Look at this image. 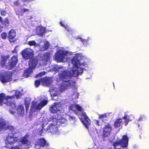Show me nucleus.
<instances>
[{
	"instance_id": "1",
	"label": "nucleus",
	"mask_w": 149,
	"mask_h": 149,
	"mask_svg": "<svg viewBox=\"0 0 149 149\" xmlns=\"http://www.w3.org/2000/svg\"><path fill=\"white\" fill-rule=\"evenodd\" d=\"M72 63L75 67L69 71L63 70L58 74V77L60 80H62L63 82L60 86L61 91H64L65 89L69 88L71 86L75 85V81L71 80L67 81L65 80L70 78L72 77H77L79 74L83 72V70L81 68L78 67V65H82V63L79 62V61L77 56H74L72 60Z\"/></svg>"
},
{
	"instance_id": "2",
	"label": "nucleus",
	"mask_w": 149,
	"mask_h": 149,
	"mask_svg": "<svg viewBox=\"0 0 149 149\" xmlns=\"http://www.w3.org/2000/svg\"><path fill=\"white\" fill-rule=\"evenodd\" d=\"M22 95L21 93L19 91H16L15 95L12 96H6L3 93H0V105H1L3 103L7 106L11 107L12 109L16 107L14 100L12 99L15 96L17 98H19Z\"/></svg>"
},
{
	"instance_id": "3",
	"label": "nucleus",
	"mask_w": 149,
	"mask_h": 149,
	"mask_svg": "<svg viewBox=\"0 0 149 149\" xmlns=\"http://www.w3.org/2000/svg\"><path fill=\"white\" fill-rule=\"evenodd\" d=\"M9 55H2L1 56L0 64L2 67H5L8 70H11L14 68L16 66L18 61V58L15 55L13 56L8 60V64H7V62L10 58Z\"/></svg>"
},
{
	"instance_id": "4",
	"label": "nucleus",
	"mask_w": 149,
	"mask_h": 149,
	"mask_svg": "<svg viewBox=\"0 0 149 149\" xmlns=\"http://www.w3.org/2000/svg\"><path fill=\"white\" fill-rule=\"evenodd\" d=\"M21 54L23 58L25 60L29 59L32 58L34 55V52L30 48H26L22 50Z\"/></svg>"
},
{
	"instance_id": "5",
	"label": "nucleus",
	"mask_w": 149,
	"mask_h": 149,
	"mask_svg": "<svg viewBox=\"0 0 149 149\" xmlns=\"http://www.w3.org/2000/svg\"><path fill=\"white\" fill-rule=\"evenodd\" d=\"M12 73L6 72L3 74H0V81L4 84L12 80Z\"/></svg>"
},
{
	"instance_id": "6",
	"label": "nucleus",
	"mask_w": 149,
	"mask_h": 149,
	"mask_svg": "<svg viewBox=\"0 0 149 149\" xmlns=\"http://www.w3.org/2000/svg\"><path fill=\"white\" fill-rule=\"evenodd\" d=\"M49 146V144L47 143L45 140L43 138H42L38 139L35 142V148L37 149H39L45 146L47 147L46 149H49L48 148Z\"/></svg>"
},
{
	"instance_id": "7",
	"label": "nucleus",
	"mask_w": 149,
	"mask_h": 149,
	"mask_svg": "<svg viewBox=\"0 0 149 149\" xmlns=\"http://www.w3.org/2000/svg\"><path fill=\"white\" fill-rule=\"evenodd\" d=\"M13 133H9L6 137L5 142L6 144H12L15 143L17 141V138L16 136H14V134H16L15 132Z\"/></svg>"
},
{
	"instance_id": "8",
	"label": "nucleus",
	"mask_w": 149,
	"mask_h": 149,
	"mask_svg": "<svg viewBox=\"0 0 149 149\" xmlns=\"http://www.w3.org/2000/svg\"><path fill=\"white\" fill-rule=\"evenodd\" d=\"M60 102L54 103L49 107V110L51 113H55L61 110L62 109L61 104Z\"/></svg>"
},
{
	"instance_id": "9",
	"label": "nucleus",
	"mask_w": 149,
	"mask_h": 149,
	"mask_svg": "<svg viewBox=\"0 0 149 149\" xmlns=\"http://www.w3.org/2000/svg\"><path fill=\"white\" fill-rule=\"evenodd\" d=\"M16 36V32L15 30L11 29L8 32V38L9 41L11 43H13L16 41L15 38Z\"/></svg>"
},
{
	"instance_id": "10",
	"label": "nucleus",
	"mask_w": 149,
	"mask_h": 149,
	"mask_svg": "<svg viewBox=\"0 0 149 149\" xmlns=\"http://www.w3.org/2000/svg\"><path fill=\"white\" fill-rule=\"evenodd\" d=\"M111 129V125L109 123L104 126L103 130V135L104 137H108L110 135Z\"/></svg>"
},
{
	"instance_id": "11",
	"label": "nucleus",
	"mask_w": 149,
	"mask_h": 149,
	"mask_svg": "<svg viewBox=\"0 0 149 149\" xmlns=\"http://www.w3.org/2000/svg\"><path fill=\"white\" fill-rule=\"evenodd\" d=\"M67 53L61 50L58 53L55 57V59L57 62L63 61V59L65 58Z\"/></svg>"
},
{
	"instance_id": "12",
	"label": "nucleus",
	"mask_w": 149,
	"mask_h": 149,
	"mask_svg": "<svg viewBox=\"0 0 149 149\" xmlns=\"http://www.w3.org/2000/svg\"><path fill=\"white\" fill-rule=\"evenodd\" d=\"M82 116L84 117V120H82V122L87 129L88 128V125L90 124L91 121L90 119L87 116L85 112H83L81 114Z\"/></svg>"
},
{
	"instance_id": "13",
	"label": "nucleus",
	"mask_w": 149,
	"mask_h": 149,
	"mask_svg": "<svg viewBox=\"0 0 149 149\" xmlns=\"http://www.w3.org/2000/svg\"><path fill=\"white\" fill-rule=\"evenodd\" d=\"M120 146L124 148H127L128 145L129 139L127 135H123L122 139L119 140Z\"/></svg>"
},
{
	"instance_id": "14",
	"label": "nucleus",
	"mask_w": 149,
	"mask_h": 149,
	"mask_svg": "<svg viewBox=\"0 0 149 149\" xmlns=\"http://www.w3.org/2000/svg\"><path fill=\"white\" fill-rule=\"evenodd\" d=\"M30 59L29 62V68L33 70L37 65L38 60L36 58H33Z\"/></svg>"
},
{
	"instance_id": "15",
	"label": "nucleus",
	"mask_w": 149,
	"mask_h": 149,
	"mask_svg": "<svg viewBox=\"0 0 149 149\" xmlns=\"http://www.w3.org/2000/svg\"><path fill=\"white\" fill-rule=\"evenodd\" d=\"M50 53L47 52L41 55L40 59L43 62H47L50 59Z\"/></svg>"
},
{
	"instance_id": "16",
	"label": "nucleus",
	"mask_w": 149,
	"mask_h": 149,
	"mask_svg": "<svg viewBox=\"0 0 149 149\" xmlns=\"http://www.w3.org/2000/svg\"><path fill=\"white\" fill-rule=\"evenodd\" d=\"M41 82L43 85L48 86H50L52 83L51 79L47 77L41 79Z\"/></svg>"
},
{
	"instance_id": "17",
	"label": "nucleus",
	"mask_w": 149,
	"mask_h": 149,
	"mask_svg": "<svg viewBox=\"0 0 149 149\" xmlns=\"http://www.w3.org/2000/svg\"><path fill=\"white\" fill-rule=\"evenodd\" d=\"M54 118L62 124L64 123L66 121V119L62 117L60 114L56 113L54 115Z\"/></svg>"
},
{
	"instance_id": "18",
	"label": "nucleus",
	"mask_w": 149,
	"mask_h": 149,
	"mask_svg": "<svg viewBox=\"0 0 149 149\" xmlns=\"http://www.w3.org/2000/svg\"><path fill=\"white\" fill-rule=\"evenodd\" d=\"M29 136V134L28 133H27L21 139L20 141L24 145H25L27 144L29 142V140L28 139Z\"/></svg>"
},
{
	"instance_id": "19",
	"label": "nucleus",
	"mask_w": 149,
	"mask_h": 149,
	"mask_svg": "<svg viewBox=\"0 0 149 149\" xmlns=\"http://www.w3.org/2000/svg\"><path fill=\"white\" fill-rule=\"evenodd\" d=\"M17 113L19 115L22 116L24 112V107L22 105H18L17 108Z\"/></svg>"
},
{
	"instance_id": "20",
	"label": "nucleus",
	"mask_w": 149,
	"mask_h": 149,
	"mask_svg": "<svg viewBox=\"0 0 149 149\" xmlns=\"http://www.w3.org/2000/svg\"><path fill=\"white\" fill-rule=\"evenodd\" d=\"M33 70L29 68L25 70L23 74V76L25 77H28L30 76Z\"/></svg>"
},
{
	"instance_id": "21",
	"label": "nucleus",
	"mask_w": 149,
	"mask_h": 149,
	"mask_svg": "<svg viewBox=\"0 0 149 149\" xmlns=\"http://www.w3.org/2000/svg\"><path fill=\"white\" fill-rule=\"evenodd\" d=\"M60 24L68 32L70 33H71L72 32V30L69 27L68 25H67V24H65L62 21H61Z\"/></svg>"
},
{
	"instance_id": "22",
	"label": "nucleus",
	"mask_w": 149,
	"mask_h": 149,
	"mask_svg": "<svg viewBox=\"0 0 149 149\" xmlns=\"http://www.w3.org/2000/svg\"><path fill=\"white\" fill-rule=\"evenodd\" d=\"M122 122V120L121 118L117 119L114 124L115 127L116 128H118L120 126Z\"/></svg>"
},
{
	"instance_id": "23",
	"label": "nucleus",
	"mask_w": 149,
	"mask_h": 149,
	"mask_svg": "<svg viewBox=\"0 0 149 149\" xmlns=\"http://www.w3.org/2000/svg\"><path fill=\"white\" fill-rule=\"evenodd\" d=\"M70 109L72 111L74 110L73 108H76L77 110L79 111H81L82 108L79 105L77 104L74 105H72L70 106Z\"/></svg>"
},
{
	"instance_id": "24",
	"label": "nucleus",
	"mask_w": 149,
	"mask_h": 149,
	"mask_svg": "<svg viewBox=\"0 0 149 149\" xmlns=\"http://www.w3.org/2000/svg\"><path fill=\"white\" fill-rule=\"evenodd\" d=\"M15 128L12 125H8L6 127V129L10 131L9 133H14V132H15L16 134L17 132L15 131Z\"/></svg>"
},
{
	"instance_id": "25",
	"label": "nucleus",
	"mask_w": 149,
	"mask_h": 149,
	"mask_svg": "<svg viewBox=\"0 0 149 149\" xmlns=\"http://www.w3.org/2000/svg\"><path fill=\"white\" fill-rule=\"evenodd\" d=\"M6 123L4 121L3 119L0 118V130H1L3 129Z\"/></svg>"
},
{
	"instance_id": "26",
	"label": "nucleus",
	"mask_w": 149,
	"mask_h": 149,
	"mask_svg": "<svg viewBox=\"0 0 149 149\" xmlns=\"http://www.w3.org/2000/svg\"><path fill=\"white\" fill-rule=\"evenodd\" d=\"M127 115L126 114H125L123 118V119L125 120V125H127L129 121H131V120L128 119L127 118Z\"/></svg>"
},
{
	"instance_id": "27",
	"label": "nucleus",
	"mask_w": 149,
	"mask_h": 149,
	"mask_svg": "<svg viewBox=\"0 0 149 149\" xmlns=\"http://www.w3.org/2000/svg\"><path fill=\"white\" fill-rule=\"evenodd\" d=\"M114 149H117V147L119 145H120V140H117L113 142V144Z\"/></svg>"
},
{
	"instance_id": "28",
	"label": "nucleus",
	"mask_w": 149,
	"mask_h": 149,
	"mask_svg": "<svg viewBox=\"0 0 149 149\" xmlns=\"http://www.w3.org/2000/svg\"><path fill=\"white\" fill-rule=\"evenodd\" d=\"M99 118H100L103 122H104L105 121L107 120V116L105 114L101 115L99 116Z\"/></svg>"
},
{
	"instance_id": "29",
	"label": "nucleus",
	"mask_w": 149,
	"mask_h": 149,
	"mask_svg": "<svg viewBox=\"0 0 149 149\" xmlns=\"http://www.w3.org/2000/svg\"><path fill=\"white\" fill-rule=\"evenodd\" d=\"M24 104H25L26 108V111H27L29 110V107L30 106V102H28L25 99L24 100Z\"/></svg>"
},
{
	"instance_id": "30",
	"label": "nucleus",
	"mask_w": 149,
	"mask_h": 149,
	"mask_svg": "<svg viewBox=\"0 0 149 149\" xmlns=\"http://www.w3.org/2000/svg\"><path fill=\"white\" fill-rule=\"evenodd\" d=\"M49 46L48 44H45L42 46L40 48V49L42 51H45L48 48Z\"/></svg>"
},
{
	"instance_id": "31",
	"label": "nucleus",
	"mask_w": 149,
	"mask_h": 149,
	"mask_svg": "<svg viewBox=\"0 0 149 149\" xmlns=\"http://www.w3.org/2000/svg\"><path fill=\"white\" fill-rule=\"evenodd\" d=\"M27 44L30 46H36V43L35 40H33L28 42Z\"/></svg>"
},
{
	"instance_id": "32",
	"label": "nucleus",
	"mask_w": 149,
	"mask_h": 149,
	"mask_svg": "<svg viewBox=\"0 0 149 149\" xmlns=\"http://www.w3.org/2000/svg\"><path fill=\"white\" fill-rule=\"evenodd\" d=\"M9 24V20L7 17L5 18L4 20H3V22L2 23V24L3 25L6 26L7 25H8Z\"/></svg>"
},
{
	"instance_id": "33",
	"label": "nucleus",
	"mask_w": 149,
	"mask_h": 149,
	"mask_svg": "<svg viewBox=\"0 0 149 149\" xmlns=\"http://www.w3.org/2000/svg\"><path fill=\"white\" fill-rule=\"evenodd\" d=\"M40 102L41 105L44 107L47 104L48 101L47 100L44 99L40 101Z\"/></svg>"
},
{
	"instance_id": "34",
	"label": "nucleus",
	"mask_w": 149,
	"mask_h": 149,
	"mask_svg": "<svg viewBox=\"0 0 149 149\" xmlns=\"http://www.w3.org/2000/svg\"><path fill=\"white\" fill-rule=\"evenodd\" d=\"M7 36V34L5 32H2L1 34V37L3 39H6Z\"/></svg>"
},
{
	"instance_id": "35",
	"label": "nucleus",
	"mask_w": 149,
	"mask_h": 149,
	"mask_svg": "<svg viewBox=\"0 0 149 149\" xmlns=\"http://www.w3.org/2000/svg\"><path fill=\"white\" fill-rule=\"evenodd\" d=\"M79 39L81 40V41L83 43L84 45H86L87 44L88 41V40L82 39L81 37L79 38Z\"/></svg>"
},
{
	"instance_id": "36",
	"label": "nucleus",
	"mask_w": 149,
	"mask_h": 149,
	"mask_svg": "<svg viewBox=\"0 0 149 149\" xmlns=\"http://www.w3.org/2000/svg\"><path fill=\"white\" fill-rule=\"evenodd\" d=\"M41 82V79L36 80L35 81V84L36 87H38L40 85Z\"/></svg>"
},
{
	"instance_id": "37",
	"label": "nucleus",
	"mask_w": 149,
	"mask_h": 149,
	"mask_svg": "<svg viewBox=\"0 0 149 149\" xmlns=\"http://www.w3.org/2000/svg\"><path fill=\"white\" fill-rule=\"evenodd\" d=\"M7 13L6 10H1V15L2 16H5Z\"/></svg>"
},
{
	"instance_id": "38",
	"label": "nucleus",
	"mask_w": 149,
	"mask_h": 149,
	"mask_svg": "<svg viewBox=\"0 0 149 149\" xmlns=\"http://www.w3.org/2000/svg\"><path fill=\"white\" fill-rule=\"evenodd\" d=\"M146 119V116L144 115H141L138 121H141Z\"/></svg>"
},
{
	"instance_id": "39",
	"label": "nucleus",
	"mask_w": 149,
	"mask_h": 149,
	"mask_svg": "<svg viewBox=\"0 0 149 149\" xmlns=\"http://www.w3.org/2000/svg\"><path fill=\"white\" fill-rule=\"evenodd\" d=\"M43 107V106H42L40 102H39L37 105L36 107V109L38 110H40Z\"/></svg>"
},
{
	"instance_id": "40",
	"label": "nucleus",
	"mask_w": 149,
	"mask_h": 149,
	"mask_svg": "<svg viewBox=\"0 0 149 149\" xmlns=\"http://www.w3.org/2000/svg\"><path fill=\"white\" fill-rule=\"evenodd\" d=\"M39 33L40 35L41 36H42L43 35H44L45 33V30L42 28L40 29L39 31Z\"/></svg>"
},
{
	"instance_id": "41",
	"label": "nucleus",
	"mask_w": 149,
	"mask_h": 149,
	"mask_svg": "<svg viewBox=\"0 0 149 149\" xmlns=\"http://www.w3.org/2000/svg\"><path fill=\"white\" fill-rule=\"evenodd\" d=\"M14 6H20V3L19 0L16 1L14 2Z\"/></svg>"
},
{
	"instance_id": "42",
	"label": "nucleus",
	"mask_w": 149,
	"mask_h": 149,
	"mask_svg": "<svg viewBox=\"0 0 149 149\" xmlns=\"http://www.w3.org/2000/svg\"><path fill=\"white\" fill-rule=\"evenodd\" d=\"M36 107H34L31 106V108L30 109V111L31 112L33 113L36 111V110L37 109H36Z\"/></svg>"
},
{
	"instance_id": "43",
	"label": "nucleus",
	"mask_w": 149,
	"mask_h": 149,
	"mask_svg": "<svg viewBox=\"0 0 149 149\" xmlns=\"http://www.w3.org/2000/svg\"><path fill=\"white\" fill-rule=\"evenodd\" d=\"M45 72H40L38 74H37L36 75V76L38 77H41L42 76L44 75L45 74Z\"/></svg>"
},
{
	"instance_id": "44",
	"label": "nucleus",
	"mask_w": 149,
	"mask_h": 149,
	"mask_svg": "<svg viewBox=\"0 0 149 149\" xmlns=\"http://www.w3.org/2000/svg\"><path fill=\"white\" fill-rule=\"evenodd\" d=\"M9 149H21L19 148V147L18 146H13L10 148Z\"/></svg>"
},
{
	"instance_id": "45",
	"label": "nucleus",
	"mask_w": 149,
	"mask_h": 149,
	"mask_svg": "<svg viewBox=\"0 0 149 149\" xmlns=\"http://www.w3.org/2000/svg\"><path fill=\"white\" fill-rule=\"evenodd\" d=\"M127 118L128 119H130L131 120V121L133 120L134 118V117L132 115H130V116H128L127 115Z\"/></svg>"
},
{
	"instance_id": "46",
	"label": "nucleus",
	"mask_w": 149,
	"mask_h": 149,
	"mask_svg": "<svg viewBox=\"0 0 149 149\" xmlns=\"http://www.w3.org/2000/svg\"><path fill=\"white\" fill-rule=\"evenodd\" d=\"M29 10L28 9L26 8H23L22 9V11L23 13H24L25 12L29 11Z\"/></svg>"
},
{
	"instance_id": "47",
	"label": "nucleus",
	"mask_w": 149,
	"mask_h": 149,
	"mask_svg": "<svg viewBox=\"0 0 149 149\" xmlns=\"http://www.w3.org/2000/svg\"><path fill=\"white\" fill-rule=\"evenodd\" d=\"M22 1L23 3H24L26 2L28 3L31 2L32 0H22Z\"/></svg>"
},
{
	"instance_id": "48",
	"label": "nucleus",
	"mask_w": 149,
	"mask_h": 149,
	"mask_svg": "<svg viewBox=\"0 0 149 149\" xmlns=\"http://www.w3.org/2000/svg\"><path fill=\"white\" fill-rule=\"evenodd\" d=\"M37 103L36 102H33L32 103L31 106L34 107H36V106Z\"/></svg>"
},
{
	"instance_id": "49",
	"label": "nucleus",
	"mask_w": 149,
	"mask_h": 149,
	"mask_svg": "<svg viewBox=\"0 0 149 149\" xmlns=\"http://www.w3.org/2000/svg\"><path fill=\"white\" fill-rule=\"evenodd\" d=\"M16 47H15V49L12 51V52L13 53H16L17 52V50L16 49Z\"/></svg>"
},
{
	"instance_id": "50",
	"label": "nucleus",
	"mask_w": 149,
	"mask_h": 149,
	"mask_svg": "<svg viewBox=\"0 0 149 149\" xmlns=\"http://www.w3.org/2000/svg\"><path fill=\"white\" fill-rule=\"evenodd\" d=\"M75 119V117L74 116H71L69 118V120H74Z\"/></svg>"
},
{
	"instance_id": "51",
	"label": "nucleus",
	"mask_w": 149,
	"mask_h": 149,
	"mask_svg": "<svg viewBox=\"0 0 149 149\" xmlns=\"http://www.w3.org/2000/svg\"><path fill=\"white\" fill-rule=\"evenodd\" d=\"M3 22V19L0 16V22L2 24V23Z\"/></svg>"
},
{
	"instance_id": "52",
	"label": "nucleus",
	"mask_w": 149,
	"mask_h": 149,
	"mask_svg": "<svg viewBox=\"0 0 149 149\" xmlns=\"http://www.w3.org/2000/svg\"><path fill=\"white\" fill-rule=\"evenodd\" d=\"M9 111L10 113H11V114H14V112H13V111L10 110H9Z\"/></svg>"
},
{
	"instance_id": "53",
	"label": "nucleus",
	"mask_w": 149,
	"mask_h": 149,
	"mask_svg": "<svg viewBox=\"0 0 149 149\" xmlns=\"http://www.w3.org/2000/svg\"><path fill=\"white\" fill-rule=\"evenodd\" d=\"M96 124L98 125H99V121L98 120H96Z\"/></svg>"
},
{
	"instance_id": "54",
	"label": "nucleus",
	"mask_w": 149,
	"mask_h": 149,
	"mask_svg": "<svg viewBox=\"0 0 149 149\" xmlns=\"http://www.w3.org/2000/svg\"><path fill=\"white\" fill-rule=\"evenodd\" d=\"M57 94L56 93H54L53 94V96H57Z\"/></svg>"
},
{
	"instance_id": "55",
	"label": "nucleus",
	"mask_w": 149,
	"mask_h": 149,
	"mask_svg": "<svg viewBox=\"0 0 149 149\" xmlns=\"http://www.w3.org/2000/svg\"><path fill=\"white\" fill-rule=\"evenodd\" d=\"M61 68H62L61 67H58V69H61Z\"/></svg>"
},
{
	"instance_id": "56",
	"label": "nucleus",
	"mask_w": 149,
	"mask_h": 149,
	"mask_svg": "<svg viewBox=\"0 0 149 149\" xmlns=\"http://www.w3.org/2000/svg\"><path fill=\"white\" fill-rule=\"evenodd\" d=\"M108 149H113L112 148H109Z\"/></svg>"
},
{
	"instance_id": "57",
	"label": "nucleus",
	"mask_w": 149,
	"mask_h": 149,
	"mask_svg": "<svg viewBox=\"0 0 149 149\" xmlns=\"http://www.w3.org/2000/svg\"><path fill=\"white\" fill-rule=\"evenodd\" d=\"M31 7V5H30V7Z\"/></svg>"
},
{
	"instance_id": "58",
	"label": "nucleus",
	"mask_w": 149,
	"mask_h": 149,
	"mask_svg": "<svg viewBox=\"0 0 149 149\" xmlns=\"http://www.w3.org/2000/svg\"><path fill=\"white\" fill-rule=\"evenodd\" d=\"M55 100H56V99H55Z\"/></svg>"
}]
</instances>
